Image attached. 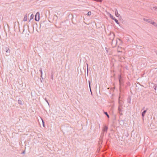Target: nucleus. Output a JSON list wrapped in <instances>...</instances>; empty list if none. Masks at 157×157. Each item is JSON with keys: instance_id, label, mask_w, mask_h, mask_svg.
<instances>
[{"instance_id": "obj_1", "label": "nucleus", "mask_w": 157, "mask_h": 157, "mask_svg": "<svg viewBox=\"0 0 157 157\" xmlns=\"http://www.w3.org/2000/svg\"><path fill=\"white\" fill-rule=\"evenodd\" d=\"M4 50L7 53L6 56H9L10 55V50L9 48L7 47H5L4 48Z\"/></svg>"}, {"instance_id": "obj_2", "label": "nucleus", "mask_w": 157, "mask_h": 157, "mask_svg": "<svg viewBox=\"0 0 157 157\" xmlns=\"http://www.w3.org/2000/svg\"><path fill=\"white\" fill-rule=\"evenodd\" d=\"M40 19V13L37 12L36 15L35 17V20L36 21H38Z\"/></svg>"}, {"instance_id": "obj_3", "label": "nucleus", "mask_w": 157, "mask_h": 157, "mask_svg": "<svg viewBox=\"0 0 157 157\" xmlns=\"http://www.w3.org/2000/svg\"><path fill=\"white\" fill-rule=\"evenodd\" d=\"M143 20L146 22H147L148 23H149L152 25H153V23L154 22V21H152V20L150 19H147V18H144Z\"/></svg>"}, {"instance_id": "obj_4", "label": "nucleus", "mask_w": 157, "mask_h": 157, "mask_svg": "<svg viewBox=\"0 0 157 157\" xmlns=\"http://www.w3.org/2000/svg\"><path fill=\"white\" fill-rule=\"evenodd\" d=\"M114 10L116 16L117 17H119L120 16V14L118 13L117 9H115Z\"/></svg>"}, {"instance_id": "obj_5", "label": "nucleus", "mask_w": 157, "mask_h": 157, "mask_svg": "<svg viewBox=\"0 0 157 157\" xmlns=\"http://www.w3.org/2000/svg\"><path fill=\"white\" fill-rule=\"evenodd\" d=\"M107 130L108 127L106 126H104L102 130L103 133L105 132H107Z\"/></svg>"}, {"instance_id": "obj_6", "label": "nucleus", "mask_w": 157, "mask_h": 157, "mask_svg": "<svg viewBox=\"0 0 157 157\" xmlns=\"http://www.w3.org/2000/svg\"><path fill=\"white\" fill-rule=\"evenodd\" d=\"M147 109H146V110H144L142 113V116L143 117V118L144 115H145V113H146V112H147Z\"/></svg>"}, {"instance_id": "obj_7", "label": "nucleus", "mask_w": 157, "mask_h": 157, "mask_svg": "<svg viewBox=\"0 0 157 157\" xmlns=\"http://www.w3.org/2000/svg\"><path fill=\"white\" fill-rule=\"evenodd\" d=\"M109 15L110 18L112 20H114L115 18L110 13L109 14Z\"/></svg>"}, {"instance_id": "obj_8", "label": "nucleus", "mask_w": 157, "mask_h": 157, "mask_svg": "<svg viewBox=\"0 0 157 157\" xmlns=\"http://www.w3.org/2000/svg\"><path fill=\"white\" fill-rule=\"evenodd\" d=\"M27 14L25 15L23 21H26L27 20Z\"/></svg>"}, {"instance_id": "obj_9", "label": "nucleus", "mask_w": 157, "mask_h": 157, "mask_svg": "<svg viewBox=\"0 0 157 157\" xmlns=\"http://www.w3.org/2000/svg\"><path fill=\"white\" fill-rule=\"evenodd\" d=\"M157 6L152 7L151 8L152 10H156Z\"/></svg>"}, {"instance_id": "obj_10", "label": "nucleus", "mask_w": 157, "mask_h": 157, "mask_svg": "<svg viewBox=\"0 0 157 157\" xmlns=\"http://www.w3.org/2000/svg\"><path fill=\"white\" fill-rule=\"evenodd\" d=\"M18 103L19 104H20V105L22 104V101L20 100H18Z\"/></svg>"}, {"instance_id": "obj_11", "label": "nucleus", "mask_w": 157, "mask_h": 157, "mask_svg": "<svg viewBox=\"0 0 157 157\" xmlns=\"http://www.w3.org/2000/svg\"><path fill=\"white\" fill-rule=\"evenodd\" d=\"M114 20L115 21L116 23L117 24H119V22H118V21L117 20V19H116V18H115Z\"/></svg>"}, {"instance_id": "obj_12", "label": "nucleus", "mask_w": 157, "mask_h": 157, "mask_svg": "<svg viewBox=\"0 0 157 157\" xmlns=\"http://www.w3.org/2000/svg\"><path fill=\"white\" fill-rule=\"evenodd\" d=\"M119 81L120 85H121V76H120L119 78Z\"/></svg>"}, {"instance_id": "obj_13", "label": "nucleus", "mask_w": 157, "mask_h": 157, "mask_svg": "<svg viewBox=\"0 0 157 157\" xmlns=\"http://www.w3.org/2000/svg\"><path fill=\"white\" fill-rule=\"evenodd\" d=\"M91 11H89L87 13V15L88 16H90L91 15Z\"/></svg>"}, {"instance_id": "obj_14", "label": "nucleus", "mask_w": 157, "mask_h": 157, "mask_svg": "<svg viewBox=\"0 0 157 157\" xmlns=\"http://www.w3.org/2000/svg\"><path fill=\"white\" fill-rule=\"evenodd\" d=\"M157 87V85H154L153 87H154V89L155 90H156Z\"/></svg>"}, {"instance_id": "obj_15", "label": "nucleus", "mask_w": 157, "mask_h": 157, "mask_svg": "<svg viewBox=\"0 0 157 157\" xmlns=\"http://www.w3.org/2000/svg\"><path fill=\"white\" fill-rule=\"evenodd\" d=\"M33 17H34V15H33V14H32L31 15V16H30V21L31 20V19H33Z\"/></svg>"}, {"instance_id": "obj_16", "label": "nucleus", "mask_w": 157, "mask_h": 157, "mask_svg": "<svg viewBox=\"0 0 157 157\" xmlns=\"http://www.w3.org/2000/svg\"><path fill=\"white\" fill-rule=\"evenodd\" d=\"M153 25H154L155 26L157 27V24L155 23V22H153Z\"/></svg>"}, {"instance_id": "obj_17", "label": "nucleus", "mask_w": 157, "mask_h": 157, "mask_svg": "<svg viewBox=\"0 0 157 157\" xmlns=\"http://www.w3.org/2000/svg\"><path fill=\"white\" fill-rule=\"evenodd\" d=\"M44 100L46 101L47 102V103H48V105H49V103L48 100H47V98H44Z\"/></svg>"}, {"instance_id": "obj_18", "label": "nucleus", "mask_w": 157, "mask_h": 157, "mask_svg": "<svg viewBox=\"0 0 157 157\" xmlns=\"http://www.w3.org/2000/svg\"><path fill=\"white\" fill-rule=\"evenodd\" d=\"M104 113H105V115H106L107 116V117H108V118H109V115L108 114V113H107V112H104Z\"/></svg>"}, {"instance_id": "obj_19", "label": "nucleus", "mask_w": 157, "mask_h": 157, "mask_svg": "<svg viewBox=\"0 0 157 157\" xmlns=\"http://www.w3.org/2000/svg\"><path fill=\"white\" fill-rule=\"evenodd\" d=\"M39 71H40V73H42V72H43L42 69L41 68H40Z\"/></svg>"}, {"instance_id": "obj_20", "label": "nucleus", "mask_w": 157, "mask_h": 157, "mask_svg": "<svg viewBox=\"0 0 157 157\" xmlns=\"http://www.w3.org/2000/svg\"><path fill=\"white\" fill-rule=\"evenodd\" d=\"M88 82H89V86L90 90H91V88H90V81H89Z\"/></svg>"}, {"instance_id": "obj_21", "label": "nucleus", "mask_w": 157, "mask_h": 157, "mask_svg": "<svg viewBox=\"0 0 157 157\" xmlns=\"http://www.w3.org/2000/svg\"><path fill=\"white\" fill-rule=\"evenodd\" d=\"M118 109L119 111V113H120V112L121 111V109H120V108L119 107H118Z\"/></svg>"}, {"instance_id": "obj_22", "label": "nucleus", "mask_w": 157, "mask_h": 157, "mask_svg": "<svg viewBox=\"0 0 157 157\" xmlns=\"http://www.w3.org/2000/svg\"><path fill=\"white\" fill-rule=\"evenodd\" d=\"M41 118V119L42 120V123H43V126L44 127V121L43 120V119L42 118Z\"/></svg>"}, {"instance_id": "obj_23", "label": "nucleus", "mask_w": 157, "mask_h": 157, "mask_svg": "<svg viewBox=\"0 0 157 157\" xmlns=\"http://www.w3.org/2000/svg\"><path fill=\"white\" fill-rule=\"evenodd\" d=\"M41 74V78H42V79H43V78L42 77V75H43V72H42V73H40Z\"/></svg>"}, {"instance_id": "obj_24", "label": "nucleus", "mask_w": 157, "mask_h": 157, "mask_svg": "<svg viewBox=\"0 0 157 157\" xmlns=\"http://www.w3.org/2000/svg\"><path fill=\"white\" fill-rule=\"evenodd\" d=\"M51 79L52 80L53 79V75H52L51 76Z\"/></svg>"}, {"instance_id": "obj_25", "label": "nucleus", "mask_w": 157, "mask_h": 157, "mask_svg": "<svg viewBox=\"0 0 157 157\" xmlns=\"http://www.w3.org/2000/svg\"><path fill=\"white\" fill-rule=\"evenodd\" d=\"M25 153V151H23V152H22V153L24 154Z\"/></svg>"}, {"instance_id": "obj_26", "label": "nucleus", "mask_w": 157, "mask_h": 157, "mask_svg": "<svg viewBox=\"0 0 157 157\" xmlns=\"http://www.w3.org/2000/svg\"><path fill=\"white\" fill-rule=\"evenodd\" d=\"M156 10L157 11V7H156Z\"/></svg>"}, {"instance_id": "obj_27", "label": "nucleus", "mask_w": 157, "mask_h": 157, "mask_svg": "<svg viewBox=\"0 0 157 157\" xmlns=\"http://www.w3.org/2000/svg\"><path fill=\"white\" fill-rule=\"evenodd\" d=\"M156 55H157V52H156Z\"/></svg>"}, {"instance_id": "obj_28", "label": "nucleus", "mask_w": 157, "mask_h": 157, "mask_svg": "<svg viewBox=\"0 0 157 157\" xmlns=\"http://www.w3.org/2000/svg\"><path fill=\"white\" fill-rule=\"evenodd\" d=\"M118 52H120V51H118Z\"/></svg>"}, {"instance_id": "obj_29", "label": "nucleus", "mask_w": 157, "mask_h": 157, "mask_svg": "<svg viewBox=\"0 0 157 157\" xmlns=\"http://www.w3.org/2000/svg\"><path fill=\"white\" fill-rule=\"evenodd\" d=\"M41 82H42V81L41 80Z\"/></svg>"}]
</instances>
